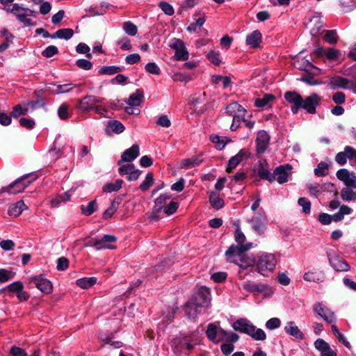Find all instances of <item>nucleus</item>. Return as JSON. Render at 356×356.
I'll return each instance as SVG.
<instances>
[{"label":"nucleus","instance_id":"ddd939ff","mask_svg":"<svg viewBox=\"0 0 356 356\" xmlns=\"http://www.w3.org/2000/svg\"><path fill=\"white\" fill-rule=\"evenodd\" d=\"M191 299L198 306L202 307H207L211 300L209 289L206 286L200 287L195 297Z\"/></svg>","mask_w":356,"mask_h":356},{"label":"nucleus","instance_id":"473e14b6","mask_svg":"<svg viewBox=\"0 0 356 356\" xmlns=\"http://www.w3.org/2000/svg\"><path fill=\"white\" fill-rule=\"evenodd\" d=\"M209 202L216 209H221L224 206V200L220 197L219 193L216 192L210 193Z\"/></svg>","mask_w":356,"mask_h":356},{"label":"nucleus","instance_id":"e433bc0d","mask_svg":"<svg viewBox=\"0 0 356 356\" xmlns=\"http://www.w3.org/2000/svg\"><path fill=\"white\" fill-rule=\"evenodd\" d=\"M170 195L168 193L160 195L159 197H158L154 201V212H159L164 207L167 200H170Z\"/></svg>","mask_w":356,"mask_h":356},{"label":"nucleus","instance_id":"0e129e2a","mask_svg":"<svg viewBox=\"0 0 356 356\" xmlns=\"http://www.w3.org/2000/svg\"><path fill=\"white\" fill-rule=\"evenodd\" d=\"M281 325V321L278 318H272L266 323V327L268 330H275L278 328Z\"/></svg>","mask_w":356,"mask_h":356},{"label":"nucleus","instance_id":"a19ab883","mask_svg":"<svg viewBox=\"0 0 356 356\" xmlns=\"http://www.w3.org/2000/svg\"><path fill=\"white\" fill-rule=\"evenodd\" d=\"M314 175L317 177H325L329 173V165L323 161L320 162L314 169Z\"/></svg>","mask_w":356,"mask_h":356},{"label":"nucleus","instance_id":"b1692460","mask_svg":"<svg viewBox=\"0 0 356 356\" xmlns=\"http://www.w3.org/2000/svg\"><path fill=\"white\" fill-rule=\"evenodd\" d=\"M267 164L259 162L255 171L260 178L262 179L268 180L270 182H273L275 180L274 175H273L267 168Z\"/></svg>","mask_w":356,"mask_h":356},{"label":"nucleus","instance_id":"f8f14e48","mask_svg":"<svg viewBox=\"0 0 356 356\" xmlns=\"http://www.w3.org/2000/svg\"><path fill=\"white\" fill-rule=\"evenodd\" d=\"M103 99H104L97 97L96 96L87 95L79 100L76 108L83 112H87L90 110H93L95 105L97 103H102Z\"/></svg>","mask_w":356,"mask_h":356},{"label":"nucleus","instance_id":"bb28decb","mask_svg":"<svg viewBox=\"0 0 356 356\" xmlns=\"http://www.w3.org/2000/svg\"><path fill=\"white\" fill-rule=\"evenodd\" d=\"M303 279L307 282H322L325 280V273L323 271H308L305 273Z\"/></svg>","mask_w":356,"mask_h":356},{"label":"nucleus","instance_id":"58836bf2","mask_svg":"<svg viewBox=\"0 0 356 356\" xmlns=\"http://www.w3.org/2000/svg\"><path fill=\"white\" fill-rule=\"evenodd\" d=\"M143 97V92L141 90L137 89L136 92L131 94L128 100V104L131 106H138L140 104L141 99Z\"/></svg>","mask_w":356,"mask_h":356},{"label":"nucleus","instance_id":"052dcab7","mask_svg":"<svg viewBox=\"0 0 356 356\" xmlns=\"http://www.w3.org/2000/svg\"><path fill=\"white\" fill-rule=\"evenodd\" d=\"M145 70L152 74L159 75L161 73L159 67L155 63H148L145 66Z\"/></svg>","mask_w":356,"mask_h":356},{"label":"nucleus","instance_id":"aec40b11","mask_svg":"<svg viewBox=\"0 0 356 356\" xmlns=\"http://www.w3.org/2000/svg\"><path fill=\"white\" fill-rule=\"evenodd\" d=\"M314 347L321 352V356H337L335 351L323 339H317L314 342Z\"/></svg>","mask_w":356,"mask_h":356},{"label":"nucleus","instance_id":"423d86ee","mask_svg":"<svg viewBox=\"0 0 356 356\" xmlns=\"http://www.w3.org/2000/svg\"><path fill=\"white\" fill-rule=\"evenodd\" d=\"M276 265V259L272 254H263L257 263L258 272L264 275L266 271H272Z\"/></svg>","mask_w":356,"mask_h":356},{"label":"nucleus","instance_id":"37998d69","mask_svg":"<svg viewBox=\"0 0 356 356\" xmlns=\"http://www.w3.org/2000/svg\"><path fill=\"white\" fill-rule=\"evenodd\" d=\"M108 128L117 134L122 133L125 128L122 122L118 120H110L108 122Z\"/></svg>","mask_w":356,"mask_h":356},{"label":"nucleus","instance_id":"bf43d9fd","mask_svg":"<svg viewBox=\"0 0 356 356\" xmlns=\"http://www.w3.org/2000/svg\"><path fill=\"white\" fill-rule=\"evenodd\" d=\"M58 53V48L54 45L48 46L42 52V55L46 58H51Z\"/></svg>","mask_w":356,"mask_h":356},{"label":"nucleus","instance_id":"49530a36","mask_svg":"<svg viewBox=\"0 0 356 356\" xmlns=\"http://www.w3.org/2000/svg\"><path fill=\"white\" fill-rule=\"evenodd\" d=\"M275 97L273 95L266 94L262 98H257L255 100V106L259 108H264L268 105V104L274 100Z\"/></svg>","mask_w":356,"mask_h":356},{"label":"nucleus","instance_id":"e2e57ef3","mask_svg":"<svg viewBox=\"0 0 356 356\" xmlns=\"http://www.w3.org/2000/svg\"><path fill=\"white\" fill-rule=\"evenodd\" d=\"M298 204L302 207V211L305 213H309L311 210V203L305 197L298 199Z\"/></svg>","mask_w":356,"mask_h":356},{"label":"nucleus","instance_id":"7ed1b4c3","mask_svg":"<svg viewBox=\"0 0 356 356\" xmlns=\"http://www.w3.org/2000/svg\"><path fill=\"white\" fill-rule=\"evenodd\" d=\"M234 330L245 333L250 336L257 341H264L266 339V334L264 331L260 328H257L250 321L246 318H239L232 325Z\"/></svg>","mask_w":356,"mask_h":356},{"label":"nucleus","instance_id":"f704fd0d","mask_svg":"<svg viewBox=\"0 0 356 356\" xmlns=\"http://www.w3.org/2000/svg\"><path fill=\"white\" fill-rule=\"evenodd\" d=\"M294 65L296 67L300 70H304L308 72H310L312 70H317L311 62L305 58H302L301 60L298 59L295 61Z\"/></svg>","mask_w":356,"mask_h":356},{"label":"nucleus","instance_id":"8fccbe9b","mask_svg":"<svg viewBox=\"0 0 356 356\" xmlns=\"http://www.w3.org/2000/svg\"><path fill=\"white\" fill-rule=\"evenodd\" d=\"M346 150V146L344 147L343 152H340L337 154L335 156V161L340 165H343L347 162V159H349V153Z\"/></svg>","mask_w":356,"mask_h":356},{"label":"nucleus","instance_id":"603ef678","mask_svg":"<svg viewBox=\"0 0 356 356\" xmlns=\"http://www.w3.org/2000/svg\"><path fill=\"white\" fill-rule=\"evenodd\" d=\"M29 109L27 108H23L20 104H17L13 108L11 112V116L17 118L21 115H25L28 113Z\"/></svg>","mask_w":356,"mask_h":356},{"label":"nucleus","instance_id":"393cba45","mask_svg":"<svg viewBox=\"0 0 356 356\" xmlns=\"http://www.w3.org/2000/svg\"><path fill=\"white\" fill-rule=\"evenodd\" d=\"M201 307V306H198L195 303V301L191 299L185 304L184 309L188 318L194 319L200 313L199 308Z\"/></svg>","mask_w":356,"mask_h":356},{"label":"nucleus","instance_id":"09e8293b","mask_svg":"<svg viewBox=\"0 0 356 356\" xmlns=\"http://www.w3.org/2000/svg\"><path fill=\"white\" fill-rule=\"evenodd\" d=\"M122 71V68L118 66H104L99 70V73L100 74H108L112 75Z\"/></svg>","mask_w":356,"mask_h":356},{"label":"nucleus","instance_id":"6ab92c4d","mask_svg":"<svg viewBox=\"0 0 356 356\" xmlns=\"http://www.w3.org/2000/svg\"><path fill=\"white\" fill-rule=\"evenodd\" d=\"M139 149V146L136 144L133 145L130 148L126 149L121 155V159L118 162V165H120L124 162L134 161L138 156Z\"/></svg>","mask_w":356,"mask_h":356},{"label":"nucleus","instance_id":"79ce46f5","mask_svg":"<svg viewBox=\"0 0 356 356\" xmlns=\"http://www.w3.org/2000/svg\"><path fill=\"white\" fill-rule=\"evenodd\" d=\"M122 179H117L115 183H108L103 187V191L106 193L115 192L122 188Z\"/></svg>","mask_w":356,"mask_h":356},{"label":"nucleus","instance_id":"2f4dec72","mask_svg":"<svg viewBox=\"0 0 356 356\" xmlns=\"http://www.w3.org/2000/svg\"><path fill=\"white\" fill-rule=\"evenodd\" d=\"M27 207L23 201H19L15 204H11L8 210V213L10 216L17 217L22 212L26 209Z\"/></svg>","mask_w":356,"mask_h":356},{"label":"nucleus","instance_id":"774afa93","mask_svg":"<svg viewBox=\"0 0 356 356\" xmlns=\"http://www.w3.org/2000/svg\"><path fill=\"white\" fill-rule=\"evenodd\" d=\"M58 115L61 120H67L69 118L68 106L63 104L58 109Z\"/></svg>","mask_w":356,"mask_h":356},{"label":"nucleus","instance_id":"13d9d810","mask_svg":"<svg viewBox=\"0 0 356 356\" xmlns=\"http://www.w3.org/2000/svg\"><path fill=\"white\" fill-rule=\"evenodd\" d=\"M15 273L6 269H0V284L14 277Z\"/></svg>","mask_w":356,"mask_h":356},{"label":"nucleus","instance_id":"4d7b16f0","mask_svg":"<svg viewBox=\"0 0 356 356\" xmlns=\"http://www.w3.org/2000/svg\"><path fill=\"white\" fill-rule=\"evenodd\" d=\"M159 7L165 15L168 16H172L175 13L172 6L166 1H161L159 4Z\"/></svg>","mask_w":356,"mask_h":356},{"label":"nucleus","instance_id":"1a4fd4ad","mask_svg":"<svg viewBox=\"0 0 356 356\" xmlns=\"http://www.w3.org/2000/svg\"><path fill=\"white\" fill-rule=\"evenodd\" d=\"M29 283L34 285L44 293L49 294L52 291V284L50 281L44 278L42 275H35L29 279Z\"/></svg>","mask_w":356,"mask_h":356},{"label":"nucleus","instance_id":"4c0bfd02","mask_svg":"<svg viewBox=\"0 0 356 356\" xmlns=\"http://www.w3.org/2000/svg\"><path fill=\"white\" fill-rule=\"evenodd\" d=\"M88 246H93L96 248L97 250L101 249H113L114 246H111V245L106 244L104 241L103 238L98 239L96 238H91L87 243Z\"/></svg>","mask_w":356,"mask_h":356},{"label":"nucleus","instance_id":"20e7f679","mask_svg":"<svg viewBox=\"0 0 356 356\" xmlns=\"http://www.w3.org/2000/svg\"><path fill=\"white\" fill-rule=\"evenodd\" d=\"M37 178L38 177L35 174H26L11 183L6 188L5 191L10 194L22 193L29 184L36 180Z\"/></svg>","mask_w":356,"mask_h":356},{"label":"nucleus","instance_id":"680f3d73","mask_svg":"<svg viewBox=\"0 0 356 356\" xmlns=\"http://www.w3.org/2000/svg\"><path fill=\"white\" fill-rule=\"evenodd\" d=\"M56 264L57 270L63 271L69 267V260L65 257H61L57 259Z\"/></svg>","mask_w":356,"mask_h":356},{"label":"nucleus","instance_id":"39448f33","mask_svg":"<svg viewBox=\"0 0 356 356\" xmlns=\"http://www.w3.org/2000/svg\"><path fill=\"white\" fill-rule=\"evenodd\" d=\"M241 286L244 290L252 293L254 296L262 294L264 298H270L274 293L273 289L264 283L254 284L250 282H245Z\"/></svg>","mask_w":356,"mask_h":356},{"label":"nucleus","instance_id":"7c9ffc66","mask_svg":"<svg viewBox=\"0 0 356 356\" xmlns=\"http://www.w3.org/2000/svg\"><path fill=\"white\" fill-rule=\"evenodd\" d=\"M202 161L203 159L201 158V156H194L191 158L181 160V165L183 168L189 169L198 166Z\"/></svg>","mask_w":356,"mask_h":356},{"label":"nucleus","instance_id":"4468645a","mask_svg":"<svg viewBox=\"0 0 356 356\" xmlns=\"http://www.w3.org/2000/svg\"><path fill=\"white\" fill-rule=\"evenodd\" d=\"M170 48L175 51V57L179 60H186L188 58V52L186 51L183 42L174 38L170 44Z\"/></svg>","mask_w":356,"mask_h":356},{"label":"nucleus","instance_id":"5701e85b","mask_svg":"<svg viewBox=\"0 0 356 356\" xmlns=\"http://www.w3.org/2000/svg\"><path fill=\"white\" fill-rule=\"evenodd\" d=\"M248 156V152L245 149H241L237 154L232 156L227 163L226 171L230 172L233 169L236 168V166L243 160V157Z\"/></svg>","mask_w":356,"mask_h":356},{"label":"nucleus","instance_id":"cd10ccee","mask_svg":"<svg viewBox=\"0 0 356 356\" xmlns=\"http://www.w3.org/2000/svg\"><path fill=\"white\" fill-rule=\"evenodd\" d=\"M261 42V33L259 31L255 30L246 37V43L253 48L259 47Z\"/></svg>","mask_w":356,"mask_h":356},{"label":"nucleus","instance_id":"c756f323","mask_svg":"<svg viewBox=\"0 0 356 356\" xmlns=\"http://www.w3.org/2000/svg\"><path fill=\"white\" fill-rule=\"evenodd\" d=\"M226 112L230 115H245L246 112L245 109L239 104L238 102H233L229 104L226 107Z\"/></svg>","mask_w":356,"mask_h":356},{"label":"nucleus","instance_id":"c85d7f7f","mask_svg":"<svg viewBox=\"0 0 356 356\" xmlns=\"http://www.w3.org/2000/svg\"><path fill=\"white\" fill-rule=\"evenodd\" d=\"M122 198L120 197H115L111 202L110 207L104 212L102 218L105 220L111 218L113 215L119 208L121 203Z\"/></svg>","mask_w":356,"mask_h":356},{"label":"nucleus","instance_id":"6e6d98bb","mask_svg":"<svg viewBox=\"0 0 356 356\" xmlns=\"http://www.w3.org/2000/svg\"><path fill=\"white\" fill-rule=\"evenodd\" d=\"M75 87L76 85L73 83L57 85L56 88L54 91L56 94L65 93L71 91Z\"/></svg>","mask_w":356,"mask_h":356},{"label":"nucleus","instance_id":"9b49d317","mask_svg":"<svg viewBox=\"0 0 356 356\" xmlns=\"http://www.w3.org/2000/svg\"><path fill=\"white\" fill-rule=\"evenodd\" d=\"M336 176L338 179L341 181L346 187H353L356 188V173L350 172L346 168H341L337 170Z\"/></svg>","mask_w":356,"mask_h":356},{"label":"nucleus","instance_id":"338daca9","mask_svg":"<svg viewBox=\"0 0 356 356\" xmlns=\"http://www.w3.org/2000/svg\"><path fill=\"white\" fill-rule=\"evenodd\" d=\"M325 40L330 44H335L337 42V32L334 30L326 31Z\"/></svg>","mask_w":356,"mask_h":356},{"label":"nucleus","instance_id":"dca6fc26","mask_svg":"<svg viewBox=\"0 0 356 356\" xmlns=\"http://www.w3.org/2000/svg\"><path fill=\"white\" fill-rule=\"evenodd\" d=\"M270 136L264 130H260L257 133L256 138V150L259 154H264L268 147Z\"/></svg>","mask_w":356,"mask_h":356},{"label":"nucleus","instance_id":"a878e982","mask_svg":"<svg viewBox=\"0 0 356 356\" xmlns=\"http://www.w3.org/2000/svg\"><path fill=\"white\" fill-rule=\"evenodd\" d=\"M284 331L290 336L293 337L296 339L302 340L304 339L303 333L300 330L298 327L296 325L293 321H289L284 327Z\"/></svg>","mask_w":356,"mask_h":356},{"label":"nucleus","instance_id":"5fc2aeb1","mask_svg":"<svg viewBox=\"0 0 356 356\" xmlns=\"http://www.w3.org/2000/svg\"><path fill=\"white\" fill-rule=\"evenodd\" d=\"M219 333V329L213 323L209 324L207 327V330L206 331V334L207 337L213 341L217 336V334Z\"/></svg>","mask_w":356,"mask_h":356},{"label":"nucleus","instance_id":"4be33fe9","mask_svg":"<svg viewBox=\"0 0 356 356\" xmlns=\"http://www.w3.org/2000/svg\"><path fill=\"white\" fill-rule=\"evenodd\" d=\"M195 22L191 23L186 28L189 32L198 33L205 22L204 15L200 12L195 13L193 15Z\"/></svg>","mask_w":356,"mask_h":356},{"label":"nucleus","instance_id":"de8ad7c7","mask_svg":"<svg viewBox=\"0 0 356 356\" xmlns=\"http://www.w3.org/2000/svg\"><path fill=\"white\" fill-rule=\"evenodd\" d=\"M122 29L127 35L131 36L136 35L138 32L137 26L130 21L125 22L123 24Z\"/></svg>","mask_w":356,"mask_h":356},{"label":"nucleus","instance_id":"c9c22d12","mask_svg":"<svg viewBox=\"0 0 356 356\" xmlns=\"http://www.w3.org/2000/svg\"><path fill=\"white\" fill-rule=\"evenodd\" d=\"M353 187H344L341 191V197L344 201H355L356 192Z\"/></svg>","mask_w":356,"mask_h":356},{"label":"nucleus","instance_id":"6e6552de","mask_svg":"<svg viewBox=\"0 0 356 356\" xmlns=\"http://www.w3.org/2000/svg\"><path fill=\"white\" fill-rule=\"evenodd\" d=\"M248 222L252 229L259 234H261L266 229V216L263 209H260Z\"/></svg>","mask_w":356,"mask_h":356},{"label":"nucleus","instance_id":"864d4df0","mask_svg":"<svg viewBox=\"0 0 356 356\" xmlns=\"http://www.w3.org/2000/svg\"><path fill=\"white\" fill-rule=\"evenodd\" d=\"M154 177L152 173H147L146 175L145 180L140 185L139 188L142 191H146L153 184Z\"/></svg>","mask_w":356,"mask_h":356},{"label":"nucleus","instance_id":"f3484780","mask_svg":"<svg viewBox=\"0 0 356 356\" xmlns=\"http://www.w3.org/2000/svg\"><path fill=\"white\" fill-rule=\"evenodd\" d=\"M313 308L317 314L328 323L336 322V317L334 312L328 308L323 307L321 303L316 302L314 304Z\"/></svg>","mask_w":356,"mask_h":356},{"label":"nucleus","instance_id":"3c124183","mask_svg":"<svg viewBox=\"0 0 356 356\" xmlns=\"http://www.w3.org/2000/svg\"><path fill=\"white\" fill-rule=\"evenodd\" d=\"M331 330H332V332H333V334L337 337L339 341L342 342V343L346 347H347L348 348H350V343L347 341L346 337L340 332L339 330L338 329V327L336 325H332L331 327Z\"/></svg>","mask_w":356,"mask_h":356},{"label":"nucleus","instance_id":"ea45409f","mask_svg":"<svg viewBox=\"0 0 356 356\" xmlns=\"http://www.w3.org/2000/svg\"><path fill=\"white\" fill-rule=\"evenodd\" d=\"M25 10V7H24L22 4L19 3H13L10 8L11 13L15 16L18 20L23 17L26 16Z\"/></svg>","mask_w":356,"mask_h":356},{"label":"nucleus","instance_id":"c03bdc74","mask_svg":"<svg viewBox=\"0 0 356 356\" xmlns=\"http://www.w3.org/2000/svg\"><path fill=\"white\" fill-rule=\"evenodd\" d=\"M210 139L212 143L216 144V148L220 150L222 149L228 142L226 138L220 137L218 135H211Z\"/></svg>","mask_w":356,"mask_h":356},{"label":"nucleus","instance_id":"2eb2a0df","mask_svg":"<svg viewBox=\"0 0 356 356\" xmlns=\"http://www.w3.org/2000/svg\"><path fill=\"white\" fill-rule=\"evenodd\" d=\"M329 85L333 90L337 88L351 89L355 88V82L342 76L332 77Z\"/></svg>","mask_w":356,"mask_h":356},{"label":"nucleus","instance_id":"9d476101","mask_svg":"<svg viewBox=\"0 0 356 356\" xmlns=\"http://www.w3.org/2000/svg\"><path fill=\"white\" fill-rule=\"evenodd\" d=\"M195 344V342H193L191 339L184 337L182 338L173 339L171 346L175 351L181 353L185 350L188 351L192 350Z\"/></svg>","mask_w":356,"mask_h":356},{"label":"nucleus","instance_id":"f257e3e1","mask_svg":"<svg viewBox=\"0 0 356 356\" xmlns=\"http://www.w3.org/2000/svg\"><path fill=\"white\" fill-rule=\"evenodd\" d=\"M286 101L291 104V111L293 114L302 108L309 114H315L316 108L321 102V97L316 93H312L305 99L296 91H288L284 94Z\"/></svg>","mask_w":356,"mask_h":356},{"label":"nucleus","instance_id":"72a5a7b5","mask_svg":"<svg viewBox=\"0 0 356 356\" xmlns=\"http://www.w3.org/2000/svg\"><path fill=\"white\" fill-rule=\"evenodd\" d=\"M97 278L95 277H82L78 279L76 282V285L80 288L86 289L92 286H94L97 283Z\"/></svg>","mask_w":356,"mask_h":356},{"label":"nucleus","instance_id":"412c9836","mask_svg":"<svg viewBox=\"0 0 356 356\" xmlns=\"http://www.w3.org/2000/svg\"><path fill=\"white\" fill-rule=\"evenodd\" d=\"M0 36L3 38L0 44V53H3L13 44L14 35L7 29L3 28L0 30Z\"/></svg>","mask_w":356,"mask_h":356},{"label":"nucleus","instance_id":"a211bd4d","mask_svg":"<svg viewBox=\"0 0 356 356\" xmlns=\"http://www.w3.org/2000/svg\"><path fill=\"white\" fill-rule=\"evenodd\" d=\"M292 166L290 164H284L276 168L273 173L275 179L280 184H282L288 181V177Z\"/></svg>","mask_w":356,"mask_h":356},{"label":"nucleus","instance_id":"69168bd1","mask_svg":"<svg viewBox=\"0 0 356 356\" xmlns=\"http://www.w3.org/2000/svg\"><path fill=\"white\" fill-rule=\"evenodd\" d=\"M323 28V23L321 20L318 19L315 26L311 29L312 35L314 36L318 35L324 31Z\"/></svg>","mask_w":356,"mask_h":356},{"label":"nucleus","instance_id":"0eeeda50","mask_svg":"<svg viewBox=\"0 0 356 356\" xmlns=\"http://www.w3.org/2000/svg\"><path fill=\"white\" fill-rule=\"evenodd\" d=\"M326 254L330 266L337 271L346 272L350 270L349 264L341 257L337 255L334 250H330Z\"/></svg>","mask_w":356,"mask_h":356},{"label":"nucleus","instance_id":"f03ea898","mask_svg":"<svg viewBox=\"0 0 356 356\" xmlns=\"http://www.w3.org/2000/svg\"><path fill=\"white\" fill-rule=\"evenodd\" d=\"M234 237L235 241L237 242L238 245H231L225 252V256L227 257V260H229L231 262H234V257H241L243 253L251 249L252 246V243H244L245 241V236L239 228H237L236 229Z\"/></svg>","mask_w":356,"mask_h":356},{"label":"nucleus","instance_id":"a18cd8bd","mask_svg":"<svg viewBox=\"0 0 356 356\" xmlns=\"http://www.w3.org/2000/svg\"><path fill=\"white\" fill-rule=\"evenodd\" d=\"M81 209L84 215L90 216L97 209V204L96 200L90 201L87 206L81 205Z\"/></svg>","mask_w":356,"mask_h":356}]
</instances>
